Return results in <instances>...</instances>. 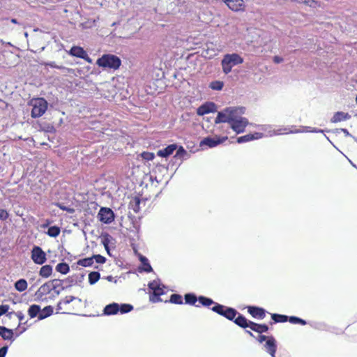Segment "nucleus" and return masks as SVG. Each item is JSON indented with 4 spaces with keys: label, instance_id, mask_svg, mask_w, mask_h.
Wrapping results in <instances>:
<instances>
[{
    "label": "nucleus",
    "instance_id": "obj_1",
    "mask_svg": "<svg viewBox=\"0 0 357 357\" xmlns=\"http://www.w3.org/2000/svg\"><path fill=\"white\" fill-rule=\"evenodd\" d=\"M245 108L244 107H225L224 109L218 112L215 123H227L236 134L243 133L249 124L248 119L241 116L245 114Z\"/></svg>",
    "mask_w": 357,
    "mask_h": 357
},
{
    "label": "nucleus",
    "instance_id": "obj_2",
    "mask_svg": "<svg viewBox=\"0 0 357 357\" xmlns=\"http://www.w3.org/2000/svg\"><path fill=\"white\" fill-rule=\"evenodd\" d=\"M96 65L104 69H112L116 70L121 65V59L114 54H105L96 61Z\"/></svg>",
    "mask_w": 357,
    "mask_h": 357
},
{
    "label": "nucleus",
    "instance_id": "obj_3",
    "mask_svg": "<svg viewBox=\"0 0 357 357\" xmlns=\"http://www.w3.org/2000/svg\"><path fill=\"white\" fill-rule=\"evenodd\" d=\"M243 63V59L237 53L226 54L221 60L222 72L227 75L232 68Z\"/></svg>",
    "mask_w": 357,
    "mask_h": 357
},
{
    "label": "nucleus",
    "instance_id": "obj_4",
    "mask_svg": "<svg viewBox=\"0 0 357 357\" xmlns=\"http://www.w3.org/2000/svg\"><path fill=\"white\" fill-rule=\"evenodd\" d=\"M32 106L31 116L33 119L42 116L47 109L48 102L44 98H37L31 100Z\"/></svg>",
    "mask_w": 357,
    "mask_h": 357
},
{
    "label": "nucleus",
    "instance_id": "obj_5",
    "mask_svg": "<svg viewBox=\"0 0 357 357\" xmlns=\"http://www.w3.org/2000/svg\"><path fill=\"white\" fill-rule=\"evenodd\" d=\"M211 310L229 321H233L238 314V312L235 308L227 307L220 303H215Z\"/></svg>",
    "mask_w": 357,
    "mask_h": 357
},
{
    "label": "nucleus",
    "instance_id": "obj_6",
    "mask_svg": "<svg viewBox=\"0 0 357 357\" xmlns=\"http://www.w3.org/2000/svg\"><path fill=\"white\" fill-rule=\"evenodd\" d=\"M85 275L84 273L79 275H73L68 277L66 280H63L61 286L59 287L60 291L70 288L73 285L81 286L84 280Z\"/></svg>",
    "mask_w": 357,
    "mask_h": 357
},
{
    "label": "nucleus",
    "instance_id": "obj_7",
    "mask_svg": "<svg viewBox=\"0 0 357 357\" xmlns=\"http://www.w3.org/2000/svg\"><path fill=\"white\" fill-rule=\"evenodd\" d=\"M63 281V280L59 279L51 280L41 285L40 288H41L42 291H43L46 295L50 294L52 291H54L56 295H59L61 291L59 289V287L61 286Z\"/></svg>",
    "mask_w": 357,
    "mask_h": 357
},
{
    "label": "nucleus",
    "instance_id": "obj_8",
    "mask_svg": "<svg viewBox=\"0 0 357 357\" xmlns=\"http://www.w3.org/2000/svg\"><path fill=\"white\" fill-rule=\"evenodd\" d=\"M97 217L101 222L109 225L114 220L115 214L110 208L101 207Z\"/></svg>",
    "mask_w": 357,
    "mask_h": 357
},
{
    "label": "nucleus",
    "instance_id": "obj_9",
    "mask_svg": "<svg viewBox=\"0 0 357 357\" xmlns=\"http://www.w3.org/2000/svg\"><path fill=\"white\" fill-rule=\"evenodd\" d=\"M32 261L38 265H43L47 261L46 253L38 245H34L31 252Z\"/></svg>",
    "mask_w": 357,
    "mask_h": 357
},
{
    "label": "nucleus",
    "instance_id": "obj_10",
    "mask_svg": "<svg viewBox=\"0 0 357 357\" xmlns=\"http://www.w3.org/2000/svg\"><path fill=\"white\" fill-rule=\"evenodd\" d=\"M228 137L227 136L224 137H206L202 139L199 143V146L201 147H203L204 146H208V148H213L215 147L223 142H225Z\"/></svg>",
    "mask_w": 357,
    "mask_h": 357
},
{
    "label": "nucleus",
    "instance_id": "obj_11",
    "mask_svg": "<svg viewBox=\"0 0 357 357\" xmlns=\"http://www.w3.org/2000/svg\"><path fill=\"white\" fill-rule=\"evenodd\" d=\"M216 109L217 105L213 102H206L197 109V114L198 116H204L209 113L215 112Z\"/></svg>",
    "mask_w": 357,
    "mask_h": 357
},
{
    "label": "nucleus",
    "instance_id": "obj_12",
    "mask_svg": "<svg viewBox=\"0 0 357 357\" xmlns=\"http://www.w3.org/2000/svg\"><path fill=\"white\" fill-rule=\"evenodd\" d=\"M303 128H304L303 130H289L287 128H284L283 129L278 130L277 131H275L274 132V134L275 135H280V134H282V132H281L282 130L284 131L285 133H298V132H302L319 133V132H324V130L318 129V128H312V127H310V126H305V127H303Z\"/></svg>",
    "mask_w": 357,
    "mask_h": 357
},
{
    "label": "nucleus",
    "instance_id": "obj_13",
    "mask_svg": "<svg viewBox=\"0 0 357 357\" xmlns=\"http://www.w3.org/2000/svg\"><path fill=\"white\" fill-rule=\"evenodd\" d=\"M248 312L253 318L258 319H263L266 313V311L263 307L254 305L248 306Z\"/></svg>",
    "mask_w": 357,
    "mask_h": 357
},
{
    "label": "nucleus",
    "instance_id": "obj_14",
    "mask_svg": "<svg viewBox=\"0 0 357 357\" xmlns=\"http://www.w3.org/2000/svg\"><path fill=\"white\" fill-rule=\"evenodd\" d=\"M264 137V134L261 132H255L254 133H249L243 136L238 137L236 139L238 144H242L248 142H250L255 139H259Z\"/></svg>",
    "mask_w": 357,
    "mask_h": 357
},
{
    "label": "nucleus",
    "instance_id": "obj_15",
    "mask_svg": "<svg viewBox=\"0 0 357 357\" xmlns=\"http://www.w3.org/2000/svg\"><path fill=\"white\" fill-rule=\"evenodd\" d=\"M232 321H234L235 324L243 328H250V323H252V321L248 320L244 315L239 312Z\"/></svg>",
    "mask_w": 357,
    "mask_h": 357
},
{
    "label": "nucleus",
    "instance_id": "obj_16",
    "mask_svg": "<svg viewBox=\"0 0 357 357\" xmlns=\"http://www.w3.org/2000/svg\"><path fill=\"white\" fill-rule=\"evenodd\" d=\"M266 351L272 356L275 357L277 344L275 338L273 336H268V340L264 344Z\"/></svg>",
    "mask_w": 357,
    "mask_h": 357
},
{
    "label": "nucleus",
    "instance_id": "obj_17",
    "mask_svg": "<svg viewBox=\"0 0 357 357\" xmlns=\"http://www.w3.org/2000/svg\"><path fill=\"white\" fill-rule=\"evenodd\" d=\"M0 337L4 340L13 342L15 340L14 330L0 326Z\"/></svg>",
    "mask_w": 357,
    "mask_h": 357
},
{
    "label": "nucleus",
    "instance_id": "obj_18",
    "mask_svg": "<svg viewBox=\"0 0 357 357\" xmlns=\"http://www.w3.org/2000/svg\"><path fill=\"white\" fill-rule=\"evenodd\" d=\"M222 1L232 10L238 11L243 8V0H222Z\"/></svg>",
    "mask_w": 357,
    "mask_h": 357
},
{
    "label": "nucleus",
    "instance_id": "obj_19",
    "mask_svg": "<svg viewBox=\"0 0 357 357\" xmlns=\"http://www.w3.org/2000/svg\"><path fill=\"white\" fill-rule=\"evenodd\" d=\"M177 149V144H172L168 146H167L165 148L162 149H160L157 152V155L162 158H167L176 151Z\"/></svg>",
    "mask_w": 357,
    "mask_h": 357
},
{
    "label": "nucleus",
    "instance_id": "obj_20",
    "mask_svg": "<svg viewBox=\"0 0 357 357\" xmlns=\"http://www.w3.org/2000/svg\"><path fill=\"white\" fill-rule=\"evenodd\" d=\"M119 303H112L107 305L103 309V314L107 316L115 315L119 314Z\"/></svg>",
    "mask_w": 357,
    "mask_h": 357
},
{
    "label": "nucleus",
    "instance_id": "obj_21",
    "mask_svg": "<svg viewBox=\"0 0 357 357\" xmlns=\"http://www.w3.org/2000/svg\"><path fill=\"white\" fill-rule=\"evenodd\" d=\"M351 118V115L349 113L343 112H337L334 114L333 116L331 119V122L336 123L343 121H347Z\"/></svg>",
    "mask_w": 357,
    "mask_h": 357
},
{
    "label": "nucleus",
    "instance_id": "obj_22",
    "mask_svg": "<svg viewBox=\"0 0 357 357\" xmlns=\"http://www.w3.org/2000/svg\"><path fill=\"white\" fill-rule=\"evenodd\" d=\"M139 261L142 264V267L139 268V272L151 273L153 271V268L147 257L143 255H140Z\"/></svg>",
    "mask_w": 357,
    "mask_h": 357
},
{
    "label": "nucleus",
    "instance_id": "obj_23",
    "mask_svg": "<svg viewBox=\"0 0 357 357\" xmlns=\"http://www.w3.org/2000/svg\"><path fill=\"white\" fill-rule=\"evenodd\" d=\"M148 287L150 290H151V292L165 291V289L166 288L165 285H161L159 279L154 280L149 282Z\"/></svg>",
    "mask_w": 357,
    "mask_h": 357
},
{
    "label": "nucleus",
    "instance_id": "obj_24",
    "mask_svg": "<svg viewBox=\"0 0 357 357\" xmlns=\"http://www.w3.org/2000/svg\"><path fill=\"white\" fill-rule=\"evenodd\" d=\"M86 53V52L84 50L83 47L75 45L73 46L68 52L69 55L79 59H82Z\"/></svg>",
    "mask_w": 357,
    "mask_h": 357
},
{
    "label": "nucleus",
    "instance_id": "obj_25",
    "mask_svg": "<svg viewBox=\"0 0 357 357\" xmlns=\"http://www.w3.org/2000/svg\"><path fill=\"white\" fill-rule=\"evenodd\" d=\"M251 328L250 329L255 332L259 333L260 334L263 333H266L269 328L265 324H257L255 322L250 323Z\"/></svg>",
    "mask_w": 357,
    "mask_h": 357
},
{
    "label": "nucleus",
    "instance_id": "obj_26",
    "mask_svg": "<svg viewBox=\"0 0 357 357\" xmlns=\"http://www.w3.org/2000/svg\"><path fill=\"white\" fill-rule=\"evenodd\" d=\"M185 303L190 305H195L197 307H199V305H196L197 301H198V297L196 296L195 293H187L184 295Z\"/></svg>",
    "mask_w": 357,
    "mask_h": 357
},
{
    "label": "nucleus",
    "instance_id": "obj_27",
    "mask_svg": "<svg viewBox=\"0 0 357 357\" xmlns=\"http://www.w3.org/2000/svg\"><path fill=\"white\" fill-rule=\"evenodd\" d=\"M53 272L52 266L46 264L43 266L39 271V275L43 278H47L52 275Z\"/></svg>",
    "mask_w": 357,
    "mask_h": 357
},
{
    "label": "nucleus",
    "instance_id": "obj_28",
    "mask_svg": "<svg viewBox=\"0 0 357 357\" xmlns=\"http://www.w3.org/2000/svg\"><path fill=\"white\" fill-rule=\"evenodd\" d=\"M176 151V152L174 156V158L186 160L190 157V154L182 146H177Z\"/></svg>",
    "mask_w": 357,
    "mask_h": 357
},
{
    "label": "nucleus",
    "instance_id": "obj_29",
    "mask_svg": "<svg viewBox=\"0 0 357 357\" xmlns=\"http://www.w3.org/2000/svg\"><path fill=\"white\" fill-rule=\"evenodd\" d=\"M54 308L51 305H47L45 307L38 315V320H43L48 317L51 316L53 314Z\"/></svg>",
    "mask_w": 357,
    "mask_h": 357
},
{
    "label": "nucleus",
    "instance_id": "obj_30",
    "mask_svg": "<svg viewBox=\"0 0 357 357\" xmlns=\"http://www.w3.org/2000/svg\"><path fill=\"white\" fill-rule=\"evenodd\" d=\"M112 240H113V238L110 234H109L107 233L102 234V243L107 253L109 255H110V249H109V245L111 243Z\"/></svg>",
    "mask_w": 357,
    "mask_h": 357
},
{
    "label": "nucleus",
    "instance_id": "obj_31",
    "mask_svg": "<svg viewBox=\"0 0 357 357\" xmlns=\"http://www.w3.org/2000/svg\"><path fill=\"white\" fill-rule=\"evenodd\" d=\"M198 302L201 305L206 307H209L211 305L214 306L215 304L217 303L212 298L204 296H198Z\"/></svg>",
    "mask_w": 357,
    "mask_h": 357
},
{
    "label": "nucleus",
    "instance_id": "obj_32",
    "mask_svg": "<svg viewBox=\"0 0 357 357\" xmlns=\"http://www.w3.org/2000/svg\"><path fill=\"white\" fill-rule=\"evenodd\" d=\"M40 312V306L36 304H33L30 305V307L28 309V314L30 317V318H35L37 316L38 317Z\"/></svg>",
    "mask_w": 357,
    "mask_h": 357
},
{
    "label": "nucleus",
    "instance_id": "obj_33",
    "mask_svg": "<svg viewBox=\"0 0 357 357\" xmlns=\"http://www.w3.org/2000/svg\"><path fill=\"white\" fill-rule=\"evenodd\" d=\"M27 286L28 284L26 280L23 278L17 280L14 284L15 289L20 292L25 291L27 288Z\"/></svg>",
    "mask_w": 357,
    "mask_h": 357
},
{
    "label": "nucleus",
    "instance_id": "obj_34",
    "mask_svg": "<svg viewBox=\"0 0 357 357\" xmlns=\"http://www.w3.org/2000/svg\"><path fill=\"white\" fill-rule=\"evenodd\" d=\"M140 202H141L140 198L138 196H135V197H133L131 199L129 206L131 209L133 210V211L135 213H137L139 211V209H140V207H139Z\"/></svg>",
    "mask_w": 357,
    "mask_h": 357
},
{
    "label": "nucleus",
    "instance_id": "obj_35",
    "mask_svg": "<svg viewBox=\"0 0 357 357\" xmlns=\"http://www.w3.org/2000/svg\"><path fill=\"white\" fill-rule=\"evenodd\" d=\"M56 271L61 274L66 275L70 272V266L66 262L59 263L55 268Z\"/></svg>",
    "mask_w": 357,
    "mask_h": 357
},
{
    "label": "nucleus",
    "instance_id": "obj_36",
    "mask_svg": "<svg viewBox=\"0 0 357 357\" xmlns=\"http://www.w3.org/2000/svg\"><path fill=\"white\" fill-rule=\"evenodd\" d=\"M271 319L275 323H284L288 321L289 316L274 313L271 314Z\"/></svg>",
    "mask_w": 357,
    "mask_h": 357
},
{
    "label": "nucleus",
    "instance_id": "obj_37",
    "mask_svg": "<svg viewBox=\"0 0 357 357\" xmlns=\"http://www.w3.org/2000/svg\"><path fill=\"white\" fill-rule=\"evenodd\" d=\"M119 313L123 314L128 313L133 310V305L128 303H119Z\"/></svg>",
    "mask_w": 357,
    "mask_h": 357
},
{
    "label": "nucleus",
    "instance_id": "obj_38",
    "mask_svg": "<svg viewBox=\"0 0 357 357\" xmlns=\"http://www.w3.org/2000/svg\"><path fill=\"white\" fill-rule=\"evenodd\" d=\"M165 291H160V292H151L149 294V301L153 303H156L162 301L160 298V296L164 295Z\"/></svg>",
    "mask_w": 357,
    "mask_h": 357
},
{
    "label": "nucleus",
    "instance_id": "obj_39",
    "mask_svg": "<svg viewBox=\"0 0 357 357\" xmlns=\"http://www.w3.org/2000/svg\"><path fill=\"white\" fill-rule=\"evenodd\" d=\"M61 232V229L59 226L54 225L51 226L48 228L47 231L45 232L50 237H56L59 235Z\"/></svg>",
    "mask_w": 357,
    "mask_h": 357
},
{
    "label": "nucleus",
    "instance_id": "obj_40",
    "mask_svg": "<svg viewBox=\"0 0 357 357\" xmlns=\"http://www.w3.org/2000/svg\"><path fill=\"white\" fill-rule=\"evenodd\" d=\"M100 278V273L98 271H92L89 274V282L90 284H95Z\"/></svg>",
    "mask_w": 357,
    "mask_h": 357
},
{
    "label": "nucleus",
    "instance_id": "obj_41",
    "mask_svg": "<svg viewBox=\"0 0 357 357\" xmlns=\"http://www.w3.org/2000/svg\"><path fill=\"white\" fill-rule=\"evenodd\" d=\"M224 82L220 80L212 81L209 84V88L214 91H221L223 89Z\"/></svg>",
    "mask_w": 357,
    "mask_h": 357
},
{
    "label": "nucleus",
    "instance_id": "obj_42",
    "mask_svg": "<svg viewBox=\"0 0 357 357\" xmlns=\"http://www.w3.org/2000/svg\"><path fill=\"white\" fill-rule=\"evenodd\" d=\"M77 264L79 266H84V267H89L91 266L93 264V260L92 257H86L84 259H79L77 262Z\"/></svg>",
    "mask_w": 357,
    "mask_h": 357
},
{
    "label": "nucleus",
    "instance_id": "obj_43",
    "mask_svg": "<svg viewBox=\"0 0 357 357\" xmlns=\"http://www.w3.org/2000/svg\"><path fill=\"white\" fill-rule=\"evenodd\" d=\"M169 302L174 304L182 305L183 303V297L178 294H173L170 296Z\"/></svg>",
    "mask_w": 357,
    "mask_h": 357
},
{
    "label": "nucleus",
    "instance_id": "obj_44",
    "mask_svg": "<svg viewBox=\"0 0 357 357\" xmlns=\"http://www.w3.org/2000/svg\"><path fill=\"white\" fill-rule=\"evenodd\" d=\"M288 321L292 324H301L302 326L307 324V321L305 320L296 316H289Z\"/></svg>",
    "mask_w": 357,
    "mask_h": 357
},
{
    "label": "nucleus",
    "instance_id": "obj_45",
    "mask_svg": "<svg viewBox=\"0 0 357 357\" xmlns=\"http://www.w3.org/2000/svg\"><path fill=\"white\" fill-rule=\"evenodd\" d=\"M296 2L303 3L311 8H316L318 6V2L315 0H296Z\"/></svg>",
    "mask_w": 357,
    "mask_h": 357
},
{
    "label": "nucleus",
    "instance_id": "obj_46",
    "mask_svg": "<svg viewBox=\"0 0 357 357\" xmlns=\"http://www.w3.org/2000/svg\"><path fill=\"white\" fill-rule=\"evenodd\" d=\"M140 155L142 159H144L146 161L153 160L155 158V155L153 153L148 152V151L142 152Z\"/></svg>",
    "mask_w": 357,
    "mask_h": 357
},
{
    "label": "nucleus",
    "instance_id": "obj_47",
    "mask_svg": "<svg viewBox=\"0 0 357 357\" xmlns=\"http://www.w3.org/2000/svg\"><path fill=\"white\" fill-rule=\"evenodd\" d=\"M56 206L62 211H66L69 213H74L75 211V210L73 208H71L70 206H66L63 204H61V203H57Z\"/></svg>",
    "mask_w": 357,
    "mask_h": 357
},
{
    "label": "nucleus",
    "instance_id": "obj_48",
    "mask_svg": "<svg viewBox=\"0 0 357 357\" xmlns=\"http://www.w3.org/2000/svg\"><path fill=\"white\" fill-rule=\"evenodd\" d=\"M93 260L96 261V263L102 264L105 263L106 258L100 255H93L92 256Z\"/></svg>",
    "mask_w": 357,
    "mask_h": 357
},
{
    "label": "nucleus",
    "instance_id": "obj_49",
    "mask_svg": "<svg viewBox=\"0 0 357 357\" xmlns=\"http://www.w3.org/2000/svg\"><path fill=\"white\" fill-rule=\"evenodd\" d=\"M75 300H78L81 302V299L74 296H66L64 299L61 300L62 303L65 305L69 304Z\"/></svg>",
    "mask_w": 357,
    "mask_h": 357
},
{
    "label": "nucleus",
    "instance_id": "obj_50",
    "mask_svg": "<svg viewBox=\"0 0 357 357\" xmlns=\"http://www.w3.org/2000/svg\"><path fill=\"white\" fill-rule=\"evenodd\" d=\"M9 213L7 210L0 208V221H5L9 218Z\"/></svg>",
    "mask_w": 357,
    "mask_h": 357
},
{
    "label": "nucleus",
    "instance_id": "obj_51",
    "mask_svg": "<svg viewBox=\"0 0 357 357\" xmlns=\"http://www.w3.org/2000/svg\"><path fill=\"white\" fill-rule=\"evenodd\" d=\"M45 293L42 291L41 288L39 287V289L36 291L35 296L36 298L39 301L43 300L44 296H45Z\"/></svg>",
    "mask_w": 357,
    "mask_h": 357
},
{
    "label": "nucleus",
    "instance_id": "obj_52",
    "mask_svg": "<svg viewBox=\"0 0 357 357\" xmlns=\"http://www.w3.org/2000/svg\"><path fill=\"white\" fill-rule=\"evenodd\" d=\"M9 308L10 307L8 305H0V317L2 315L6 314L9 310Z\"/></svg>",
    "mask_w": 357,
    "mask_h": 357
},
{
    "label": "nucleus",
    "instance_id": "obj_53",
    "mask_svg": "<svg viewBox=\"0 0 357 357\" xmlns=\"http://www.w3.org/2000/svg\"><path fill=\"white\" fill-rule=\"evenodd\" d=\"M15 315L18 318L19 321H20V325L22 324V321L24 319V314H23L22 312L21 311H17L16 312V313H15ZM26 322H24V324H25Z\"/></svg>",
    "mask_w": 357,
    "mask_h": 357
},
{
    "label": "nucleus",
    "instance_id": "obj_54",
    "mask_svg": "<svg viewBox=\"0 0 357 357\" xmlns=\"http://www.w3.org/2000/svg\"><path fill=\"white\" fill-rule=\"evenodd\" d=\"M312 327L318 330H324L326 328V324L324 323H316L314 324H311Z\"/></svg>",
    "mask_w": 357,
    "mask_h": 357
},
{
    "label": "nucleus",
    "instance_id": "obj_55",
    "mask_svg": "<svg viewBox=\"0 0 357 357\" xmlns=\"http://www.w3.org/2000/svg\"><path fill=\"white\" fill-rule=\"evenodd\" d=\"M8 347L5 345L0 348V357H6V355L8 352Z\"/></svg>",
    "mask_w": 357,
    "mask_h": 357
},
{
    "label": "nucleus",
    "instance_id": "obj_56",
    "mask_svg": "<svg viewBox=\"0 0 357 357\" xmlns=\"http://www.w3.org/2000/svg\"><path fill=\"white\" fill-rule=\"evenodd\" d=\"M342 132L345 135V136H347V137H351L354 138V136H352V135L349 133V132L348 131V130H347V129H346V128H340V129H336V130H335V132Z\"/></svg>",
    "mask_w": 357,
    "mask_h": 357
},
{
    "label": "nucleus",
    "instance_id": "obj_57",
    "mask_svg": "<svg viewBox=\"0 0 357 357\" xmlns=\"http://www.w3.org/2000/svg\"><path fill=\"white\" fill-rule=\"evenodd\" d=\"M51 224V221L49 220V219H47L45 220V222L43 223L41 225H40V227L43 228V229H45V228H49L50 227V225Z\"/></svg>",
    "mask_w": 357,
    "mask_h": 357
},
{
    "label": "nucleus",
    "instance_id": "obj_58",
    "mask_svg": "<svg viewBox=\"0 0 357 357\" xmlns=\"http://www.w3.org/2000/svg\"><path fill=\"white\" fill-rule=\"evenodd\" d=\"M268 337L264 335H259V337H258V341L260 342V343H262L264 341H266L268 340Z\"/></svg>",
    "mask_w": 357,
    "mask_h": 357
},
{
    "label": "nucleus",
    "instance_id": "obj_59",
    "mask_svg": "<svg viewBox=\"0 0 357 357\" xmlns=\"http://www.w3.org/2000/svg\"><path fill=\"white\" fill-rule=\"evenodd\" d=\"M273 61L275 63H280L283 61V59L281 56H275L273 57Z\"/></svg>",
    "mask_w": 357,
    "mask_h": 357
},
{
    "label": "nucleus",
    "instance_id": "obj_60",
    "mask_svg": "<svg viewBox=\"0 0 357 357\" xmlns=\"http://www.w3.org/2000/svg\"><path fill=\"white\" fill-rule=\"evenodd\" d=\"M84 61H86L89 63H92L93 61L92 59L89 56L87 52L84 54V56L82 58Z\"/></svg>",
    "mask_w": 357,
    "mask_h": 357
},
{
    "label": "nucleus",
    "instance_id": "obj_61",
    "mask_svg": "<svg viewBox=\"0 0 357 357\" xmlns=\"http://www.w3.org/2000/svg\"><path fill=\"white\" fill-rule=\"evenodd\" d=\"M105 279L108 282H114V283L117 282V279L114 278L112 275H107Z\"/></svg>",
    "mask_w": 357,
    "mask_h": 357
},
{
    "label": "nucleus",
    "instance_id": "obj_62",
    "mask_svg": "<svg viewBox=\"0 0 357 357\" xmlns=\"http://www.w3.org/2000/svg\"><path fill=\"white\" fill-rule=\"evenodd\" d=\"M62 304H63V303H62V301H60L58 303L57 306H56V310H57L58 311H59V310H62V306H61V305H62Z\"/></svg>",
    "mask_w": 357,
    "mask_h": 357
},
{
    "label": "nucleus",
    "instance_id": "obj_63",
    "mask_svg": "<svg viewBox=\"0 0 357 357\" xmlns=\"http://www.w3.org/2000/svg\"><path fill=\"white\" fill-rule=\"evenodd\" d=\"M15 313H16V312H14V311H12V312H8L6 314V316L8 317V318H11L12 316L14 314L15 315Z\"/></svg>",
    "mask_w": 357,
    "mask_h": 357
},
{
    "label": "nucleus",
    "instance_id": "obj_64",
    "mask_svg": "<svg viewBox=\"0 0 357 357\" xmlns=\"http://www.w3.org/2000/svg\"><path fill=\"white\" fill-rule=\"evenodd\" d=\"M49 66L52 68H57V69L61 68L59 66H56L54 62L49 63Z\"/></svg>",
    "mask_w": 357,
    "mask_h": 357
}]
</instances>
